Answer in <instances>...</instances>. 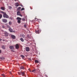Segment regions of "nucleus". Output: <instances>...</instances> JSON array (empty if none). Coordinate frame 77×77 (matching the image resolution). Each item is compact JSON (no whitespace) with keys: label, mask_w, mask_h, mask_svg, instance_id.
Here are the masks:
<instances>
[{"label":"nucleus","mask_w":77,"mask_h":77,"mask_svg":"<svg viewBox=\"0 0 77 77\" xmlns=\"http://www.w3.org/2000/svg\"><path fill=\"white\" fill-rule=\"evenodd\" d=\"M1 13H2L3 14V16L4 18H9V16L6 14V12H4L3 11H1Z\"/></svg>","instance_id":"obj_1"},{"label":"nucleus","mask_w":77,"mask_h":77,"mask_svg":"<svg viewBox=\"0 0 77 77\" xmlns=\"http://www.w3.org/2000/svg\"><path fill=\"white\" fill-rule=\"evenodd\" d=\"M18 74L19 75H22V76H25V72H18Z\"/></svg>","instance_id":"obj_2"},{"label":"nucleus","mask_w":77,"mask_h":77,"mask_svg":"<svg viewBox=\"0 0 77 77\" xmlns=\"http://www.w3.org/2000/svg\"><path fill=\"white\" fill-rule=\"evenodd\" d=\"M17 20H17L18 23V24H20L21 23V20H22L21 18L20 17H18L17 18Z\"/></svg>","instance_id":"obj_3"},{"label":"nucleus","mask_w":77,"mask_h":77,"mask_svg":"<svg viewBox=\"0 0 77 77\" xmlns=\"http://www.w3.org/2000/svg\"><path fill=\"white\" fill-rule=\"evenodd\" d=\"M2 21L3 23H6L7 21V20L5 19H2Z\"/></svg>","instance_id":"obj_4"},{"label":"nucleus","mask_w":77,"mask_h":77,"mask_svg":"<svg viewBox=\"0 0 77 77\" xmlns=\"http://www.w3.org/2000/svg\"><path fill=\"white\" fill-rule=\"evenodd\" d=\"M17 15H19L20 16V17H23V16L21 14V13H20V11H18L17 12Z\"/></svg>","instance_id":"obj_5"},{"label":"nucleus","mask_w":77,"mask_h":77,"mask_svg":"<svg viewBox=\"0 0 77 77\" xmlns=\"http://www.w3.org/2000/svg\"><path fill=\"white\" fill-rule=\"evenodd\" d=\"M29 50L30 48H29V47H26V51H29Z\"/></svg>","instance_id":"obj_6"},{"label":"nucleus","mask_w":77,"mask_h":77,"mask_svg":"<svg viewBox=\"0 0 77 77\" xmlns=\"http://www.w3.org/2000/svg\"><path fill=\"white\" fill-rule=\"evenodd\" d=\"M40 31V30L39 29H38L37 30H35V32L36 33H37V34H39V33Z\"/></svg>","instance_id":"obj_7"},{"label":"nucleus","mask_w":77,"mask_h":77,"mask_svg":"<svg viewBox=\"0 0 77 77\" xmlns=\"http://www.w3.org/2000/svg\"><path fill=\"white\" fill-rule=\"evenodd\" d=\"M11 36L12 39H15V38H16V37H15V36L14 35H11Z\"/></svg>","instance_id":"obj_8"},{"label":"nucleus","mask_w":77,"mask_h":77,"mask_svg":"<svg viewBox=\"0 0 77 77\" xmlns=\"http://www.w3.org/2000/svg\"><path fill=\"white\" fill-rule=\"evenodd\" d=\"M15 48L16 49H18L19 48V45H18V44H17L16 45Z\"/></svg>","instance_id":"obj_9"},{"label":"nucleus","mask_w":77,"mask_h":77,"mask_svg":"<svg viewBox=\"0 0 77 77\" xmlns=\"http://www.w3.org/2000/svg\"><path fill=\"white\" fill-rule=\"evenodd\" d=\"M9 31L10 32H13V29L11 28H9V29H8Z\"/></svg>","instance_id":"obj_10"},{"label":"nucleus","mask_w":77,"mask_h":77,"mask_svg":"<svg viewBox=\"0 0 77 77\" xmlns=\"http://www.w3.org/2000/svg\"><path fill=\"white\" fill-rule=\"evenodd\" d=\"M9 48L10 49H11V50H14V48L13 46H10Z\"/></svg>","instance_id":"obj_11"},{"label":"nucleus","mask_w":77,"mask_h":77,"mask_svg":"<svg viewBox=\"0 0 77 77\" xmlns=\"http://www.w3.org/2000/svg\"><path fill=\"white\" fill-rule=\"evenodd\" d=\"M1 9L2 10H3V11H5V8L3 7H1Z\"/></svg>","instance_id":"obj_12"},{"label":"nucleus","mask_w":77,"mask_h":77,"mask_svg":"<svg viewBox=\"0 0 77 77\" xmlns=\"http://www.w3.org/2000/svg\"><path fill=\"white\" fill-rule=\"evenodd\" d=\"M5 36H8V33L7 32H6L5 33Z\"/></svg>","instance_id":"obj_13"},{"label":"nucleus","mask_w":77,"mask_h":77,"mask_svg":"<svg viewBox=\"0 0 77 77\" xmlns=\"http://www.w3.org/2000/svg\"><path fill=\"white\" fill-rule=\"evenodd\" d=\"M5 25H6V27H8V28H10V26H9V25H8V24H5Z\"/></svg>","instance_id":"obj_14"},{"label":"nucleus","mask_w":77,"mask_h":77,"mask_svg":"<svg viewBox=\"0 0 77 77\" xmlns=\"http://www.w3.org/2000/svg\"><path fill=\"white\" fill-rule=\"evenodd\" d=\"M15 6H17V7H18V6H19V4H18V3H15Z\"/></svg>","instance_id":"obj_15"},{"label":"nucleus","mask_w":77,"mask_h":77,"mask_svg":"<svg viewBox=\"0 0 77 77\" xmlns=\"http://www.w3.org/2000/svg\"><path fill=\"white\" fill-rule=\"evenodd\" d=\"M20 40L22 42H24V39L23 38H20Z\"/></svg>","instance_id":"obj_16"},{"label":"nucleus","mask_w":77,"mask_h":77,"mask_svg":"<svg viewBox=\"0 0 77 77\" xmlns=\"http://www.w3.org/2000/svg\"><path fill=\"white\" fill-rule=\"evenodd\" d=\"M21 37L23 38H25V35L23 34L21 35Z\"/></svg>","instance_id":"obj_17"},{"label":"nucleus","mask_w":77,"mask_h":77,"mask_svg":"<svg viewBox=\"0 0 77 77\" xmlns=\"http://www.w3.org/2000/svg\"><path fill=\"white\" fill-rule=\"evenodd\" d=\"M35 63H39V61L37 60H35Z\"/></svg>","instance_id":"obj_18"},{"label":"nucleus","mask_w":77,"mask_h":77,"mask_svg":"<svg viewBox=\"0 0 77 77\" xmlns=\"http://www.w3.org/2000/svg\"><path fill=\"white\" fill-rule=\"evenodd\" d=\"M20 69H24V67H23V66L20 67Z\"/></svg>","instance_id":"obj_19"},{"label":"nucleus","mask_w":77,"mask_h":77,"mask_svg":"<svg viewBox=\"0 0 77 77\" xmlns=\"http://www.w3.org/2000/svg\"><path fill=\"white\" fill-rule=\"evenodd\" d=\"M38 22H39V23H40V22H41L42 21V20L41 19H38L37 20Z\"/></svg>","instance_id":"obj_20"},{"label":"nucleus","mask_w":77,"mask_h":77,"mask_svg":"<svg viewBox=\"0 0 77 77\" xmlns=\"http://www.w3.org/2000/svg\"><path fill=\"white\" fill-rule=\"evenodd\" d=\"M2 48L3 49H5V46L4 45H2Z\"/></svg>","instance_id":"obj_21"},{"label":"nucleus","mask_w":77,"mask_h":77,"mask_svg":"<svg viewBox=\"0 0 77 77\" xmlns=\"http://www.w3.org/2000/svg\"><path fill=\"white\" fill-rule=\"evenodd\" d=\"M21 57H22V59H24V56L23 55H21Z\"/></svg>","instance_id":"obj_22"},{"label":"nucleus","mask_w":77,"mask_h":77,"mask_svg":"<svg viewBox=\"0 0 77 77\" xmlns=\"http://www.w3.org/2000/svg\"><path fill=\"white\" fill-rule=\"evenodd\" d=\"M2 14H0V19H1L2 18Z\"/></svg>","instance_id":"obj_23"},{"label":"nucleus","mask_w":77,"mask_h":77,"mask_svg":"<svg viewBox=\"0 0 77 77\" xmlns=\"http://www.w3.org/2000/svg\"><path fill=\"white\" fill-rule=\"evenodd\" d=\"M9 25H11V24H12V22L11 21H10L9 23Z\"/></svg>","instance_id":"obj_24"},{"label":"nucleus","mask_w":77,"mask_h":77,"mask_svg":"<svg viewBox=\"0 0 77 77\" xmlns=\"http://www.w3.org/2000/svg\"><path fill=\"white\" fill-rule=\"evenodd\" d=\"M24 27L25 28H27V25L26 24L24 25Z\"/></svg>","instance_id":"obj_25"},{"label":"nucleus","mask_w":77,"mask_h":77,"mask_svg":"<svg viewBox=\"0 0 77 77\" xmlns=\"http://www.w3.org/2000/svg\"><path fill=\"white\" fill-rule=\"evenodd\" d=\"M32 72H35V70H33L32 71Z\"/></svg>","instance_id":"obj_26"},{"label":"nucleus","mask_w":77,"mask_h":77,"mask_svg":"<svg viewBox=\"0 0 77 77\" xmlns=\"http://www.w3.org/2000/svg\"><path fill=\"white\" fill-rule=\"evenodd\" d=\"M21 7H19L18 8V10H20V9H21Z\"/></svg>","instance_id":"obj_27"},{"label":"nucleus","mask_w":77,"mask_h":77,"mask_svg":"<svg viewBox=\"0 0 77 77\" xmlns=\"http://www.w3.org/2000/svg\"><path fill=\"white\" fill-rule=\"evenodd\" d=\"M24 10V8H22V9H21V11H23Z\"/></svg>","instance_id":"obj_28"},{"label":"nucleus","mask_w":77,"mask_h":77,"mask_svg":"<svg viewBox=\"0 0 77 77\" xmlns=\"http://www.w3.org/2000/svg\"><path fill=\"white\" fill-rule=\"evenodd\" d=\"M2 28H3V29H5V26L4 25H3L2 26Z\"/></svg>","instance_id":"obj_29"},{"label":"nucleus","mask_w":77,"mask_h":77,"mask_svg":"<svg viewBox=\"0 0 77 77\" xmlns=\"http://www.w3.org/2000/svg\"><path fill=\"white\" fill-rule=\"evenodd\" d=\"M0 59H1V60H2V59H4V58L3 57H1L0 58Z\"/></svg>","instance_id":"obj_30"},{"label":"nucleus","mask_w":77,"mask_h":77,"mask_svg":"<svg viewBox=\"0 0 77 77\" xmlns=\"http://www.w3.org/2000/svg\"><path fill=\"white\" fill-rule=\"evenodd\" d=\"M9 9H12V7H11V6H9Z\"/></svg>","instance_id":"obj_31"},{"label":"nucleus","mask_w":77,"mask_h":77,"mask_svg":"<svg viewBox=\"0 0 77 77\" xmlns=\"http://www.w3.org/2000/svg\"><path fill=\"white\" fill-rule=\"evenodd\" d=\"M11 51H12L13 52H14V51L13 50V49L11 50Z\"/></svg>","instance_id":"obj_32"},{"label":"nucleus","mask_w":77,"mask_h":77,"mask_svg":"<svg viewBox=\"0 0 77 77\" xmlns=\"http://www.w3.org/2000/svg\"><path fill=\"white\" fill-rule=\"evenodd\" d=\"M1 53H2V51H1V50H0V54Z\"/></svg>","instance_id":"obj_33"},{"label":"nucleus","mask_w":77,"mask_h":77,"mask_svg":"<svg viewBox=\"0 0 77 77\" xmlns=\"http://www.w3.org/2000/svg\"><path fill=\"white\" fill-rule=\"evenodd\" d=\"M2 76H4V74H2Z\"/></svg>","instance_id":"obj_34"},{"label":"nucleus","mask_w":77,"mask_h":77,"mask_svg":"<svg viewBox=\"0 0 77 77\" xmlns=\"http://www.w3.org/2000/svg\"><path fill=\"white\" fill-rule=\"evenodd\" d=\"M10 74H12V72H10Z\"/></svg>","instance_id":"obj_35"},{"label":"nucleus","mask_w":77,"mask_h":77,"mask_svg":"<svg viewBox=\"0 0 77 77\" xmlns=\"http://www.w3.org/2000/svg\"><path fill=\"white\" fill-rule=\"evenodd\" d=\"M29 70L30 72H31V70L30 69H29Z\"/></svg>","instance_id":"obj_36"},{"label":"nucleus","mask_w":77,"mask_h":77,"mask_svg":"<svg viewBox=\"0 0 77 77\" xmlns=\"http://www.w3.org/2000/svg\"><path fill=\"white\" fill-rule=\"evenodd\" d=\"M2 41V39H1V38H0V41Z\"/></svg>","instance_id":"obj_37"},{"label":"nucleus","mask_w":77,"mask_h":77,"mask_svg":"<svg viewBox=\"0 0 77 77\" xmlns=\"http://www.w3.org/2000/svg\"><path fill=\"white\" fill-rule=\"evenodd\" d=\"M14 1H17V0H14Z\"/></svg>","instance_id":"obj_38"}]
</instances>
